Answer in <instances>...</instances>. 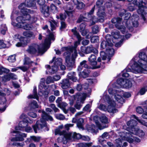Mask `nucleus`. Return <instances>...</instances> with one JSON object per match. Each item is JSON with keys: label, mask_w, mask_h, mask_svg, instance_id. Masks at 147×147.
Masks as SVG:
<instances>
[{"label": "nucleus", "mask_w": 147, "mask_h": 147, "mask_svg": "<svg viewBox=\"0 0 147 147\" xmlns=\"http://www.w3.org/2000/svg\"><path fill=\"white\" fill-rule=\"evenodd\" d=\"M84 16L85 17H84L82 15H80L79 18L77 20V22L78 23H80L82 21H85L86 19H88V18L86 15V14L85 13Z\"/></svg>", "instance_id": "42"}, {"label": "nucleus", "mask_w": 147, "mask_h": 147, "mask_svg": "<svg viewBox=\"0 0 147 147\" xmlns=\"http://www.w3.org/2000/svg\"><path fill=\"white\" fill-rule=\"evenodd\" d=\"M92 21V24H94L97 21V19L94 16H91L90 19H88Z\"/></svg>", "instance_id": "64"}, {"label": "nucleus", "mask_w": 147, "mask_h": 147, "mask_svg": "<svg viewBox=\"0 0 147 147\" xmlns=\"http://www.w3.org/2000/svg\"><path fill=\"white\" fill-rule=\"evenodd\" d=\"M23 34L24 36L27 37L31 38L34 36L33 33L32 32L25 31L23 32Z\"/></svg>", "instance_id": "39"}, {"label": "nucleus", "mask_w": 147, "mask_h": 147, "mask_svg": "<svg viewBox=\"0 0 147 147\" xmlns=\"http://www.w3.org/2000/svg\"><path fill=\"white\" fill-rule=\"evenodd\" d=\"M132 86V83L129 80L125 79L123 88H129Z\"/></svg>", "instance_id": "34"}, {"label": "nucleus", "mask_w": 147, "mask_h": 147, "mask_svg": "<svg viewBox=\"0 0 147 147\" xmlns=\"http://www.w3.org/2000/svg\"><path fill=\"white\" fill-rule=\"evenodd\" d=\"M86 96L87 95L86 93H81L76 96L77 100L74 105V107L76 109L78 110H80L81 109Z\"/></svg>", "instance_id": "8"}, {"label": "nucleus", "mask_w": 147, "mask_h": 147, "mask_svg": "<svg viewBox=\"0 0 147 147\" xmlns=\"http://www.w3.org/2000/svg\"><path fill=\"white\" fill-rule=\"evenodd\" d=\"M73 9L74 7L72 5L69 3H68L66 6V13L67 14L69 13H72L74 11Z\"/></svg>", "instance_id": "31"}, {"label": "nucleus", "mask_w": 147, "mask_h": 147, "mask_svg": "<svg viewBox=\"0 0 147 147\" xmlns=\"http://www.w3.org/2000/svg\"><path fill=\"white\" fill-rule=\"evenodd\" d=\"M88 61L90 64L93 66H96L97 64L96 56L94 55L91 54L88 58Z\"/></svg>", "instance_id": "26"}, {"label": "nucleus", "mask_w": 147, "mask_h": 147, "mask_svg": "<svg viewBox=\"0 0 147 147\" xmlns=\"http://www.w3.org/2000/svg\"><path fill=\"white\" fill-rule=\"evenodd\" d=\"M30 107L32 108H37L38 107V105L37 102L35 100L32 101L30 105Z\"/></svg>", "instance_id": "51"}, {"label": "nucleus", "mask_w": 147, "mask_h": 147, "mask_svg": "<svg viewBox=\"0 0 147 147\" xmlns=\"http://www.w3.org/2000/svg\"><path fill=\"white\" fill-rule=\"evenodd\" d=\"M50 23L51 27V30L53 31L55 29L56 27H57L58 23L54 20H52Z\"/></svg>", "instance_id": "36"}, {"label": "nucleus", "mask_w": 147, "mask_h": 147, "mask_svg": "<svg viewBox=\"0 0 147 147\" xmlns=\"http://www.w3.org/2000/svg\"><path fill=\"white\" fill-rule=\"evenodd\" d=\"M122 20V18H113L111 21L113 23L115 24V26L116 28L120 30L121 32L124 34L126 32L125 27L123 26L120 25Z\"/></svg>", "instance_id": "10"}, {"label": "nucleus", "mask_w": 147, "mask_h": 147, "mask_svg": "<svg viewBox=\"0 0 147 147\" xmlns=\"http://www.w3.org/2000/svg\"><path fill=\"white\" fill-rule=\"evenodd\" d=\"M7 30V27L5 24H2L1 25V32L3 35L5 34Z\"/></svg>", "instance_id": "45"}, {"label": "nucleus", "mask_w": 147, "mask_h": 147, "mask_svg": "<svg viewBox=\"0 0 147 147\" xmlns=\"http://www.w3.org/2000/svg\"><path fill=\"white\" fill-rule=\"evenodd\" d=\"M63 125H61L58 127V128L55 130V135H59L60 136L63 135L64 137L65 138V136L68 134L67 133L66 131L63 130L62 131L61 129L63 128Z\"/></svg>", "instance_id": "19"}, {"label": "nucleus", "mask_w": 147, "mask_h": 147, "mask_svg": "<svg viewBox=\"0 0 147 147\" xmlns=\"http://www.w3.org/2000/svg\"><path fill=\"white\" fill-rule=\"evenodd\" d=\"M103 99L105 102H107L108 104V106L107 107L105 105L100 104L98 107V108L101 110L104 111H107L108 112L114 113L118 111V110L115 107V101L110 98L107 95H104Z\"/></svg>", "instance_id": "4"}, {"label": "nucleus", "mask_w": 147, "mask_h": 147, "mask_svg": "<svg viewBox=\"0 0 147 147\" xmlns=\"http://www.w3.org/2000/svg\"><path fill=\"white\" fill-rule=\"evenodd\" d=\"M49 9V6L45 5L40 7V11L45 17H47L50 14Z\"/></svg>", "instance_id": "20"}, {"label": "nucleus", "mask_w": 147, "mask_h": 147, "mask_svg": "<svg viewBox=\"0 0 147 147\" xmlns=\"http://www.w3.org/2000/svg\"><path fill=\"white\" fill-rule=\"evenodd\" d=\"M33 92V94L30 95L28 96V98H35L38 100V96L37 94L36 88H34Z\"/></svg>", "instance_id": "35"}, {"label": "nucleus", "mask_w": 147, "mask_h": 147, "mask_svg": "<svg viewBox=\"0 0 147 147\" xmlns=\"http://www.w3.org/2000/svg\"><path fill=\"white\" fill-rule=\"evenodd\" d=\"M114 97L115 100L118 102L122 104L124 102V100L123 99V98L119 94H116L115 95Z\"/></svg>", "instance_id": "37"}, {"label": "nucleus", "mask_w": 147, "mask_h": 147, "mask_svg": "<svg viewBox=\"0 0 147 147\" xmlns=\"http://www.w3.org/2000/svg\"><path fill=\"white\" fill-rule=\"evenodd\" d=\"M56 57H54L53 58L52 61L50 62V63L54 62V66L57 67L58 68V66L61 64L62 63V59L60 58H58L55 59Z\"/></svg>", "instance_id": "21"}, {"label": "nucleus", "mask_w": 147, "mask_h": 147, "mask_svg": "<svg viewBox=\"0 0 147 147\" xmlns=\"http://www.w3.org/2000/svg\"><path fill=\"white\" fill-rule=\"evenodd\" d=\"M84 122V119L82 118H80L77 121V126L79 128H82Z\"/></svg>", "instance_id": "41"}, {"label": "nucleus", "mask_w": 147, "mask_h": 147, "mask_svg": "<svg viewBox=\"0 0 147 147\" xmlns=\"http://www.w3.org/2000/svg\"><path fill=\"white\" fill-rule=\"evenodd\" d=\"M13 133H17L18 134L17 136L15 138H12L11 141H22L24 140L23 137H26V134L24 133H21L20 132L14 131H13Z\"/></svg>", "instance_id": "17"}, {"label": "nucleus", "mask_w": 147, "mask_h": 147, "mask_svg": "<svg viewBox=\"0 0 147 147\" xmlns=\"http://www.w3.org/2000/svg\"><path fill=\"white\" fill-rule=\"evenodd\" d=\"M46 67L47 69V70L50 73L54 74L58 70V67H55L54 66H52L51 67L49 65H46Z\"/></svg>", "instance_id": "29"}, {"label": "nucleus", "mask_w": 147, "mask_h": 147, "mask_svg": "<svg viewBox=\"0 0 147 147\" xmlns=\"http://www.w3.org/2000/svg\"><path fill=\"white\" fill-rule=\"evenodd\" d=\"M75 98V97L74 96H70L68 98V99L69 101V104L71 106L73 105H74Z\"/></svg>", "instance_id": "52"}, {"label": "nucleus", "mask_w": 147, "mask_h": 147, "mask_svg": "<svg viewBox=\"0 0 147 147\" xmlns=\"http://www.w3.org/2000/svg\"><path fill=\"white\" fill-rule=\"evenodd\" d=\"M38 112L42 113V119H40V121H38L36 124L33 126V129L35 133H37L38 130L44 127H45L47 128L46 130L47 131L49 130V128L47 126L45 120H49L50 121L53 120L52 117L47 114L44 111L39 110Z\"/></svg>", "instance_id": "3"}, {"label": "nucleus", "mask_w": 147, "mask_h": 147, "mask_svg": "<svg viewBox=\"0 0 147 147\" xmlns=\"http://www.w3.org/2000/svg\"><path fill=\"white\" fill-rule=\"evenodd\" d=\"M107 52L110 55H112L114 53V49L111 47H109L108 48L106 49Z\"/></svg>", "instance_id": "54"}, {"label": "nucleus", "mask_w": 147, "mask_h": 147, "mask_svg": "<svg viewBox=\"0 0 147 147\" xmlns=\"http://www.w3.org/2000/svg\"><path fill=\"white\" fill-rule=\"evenodd\" d=\"M134 15H133L132 16H131V15L130 13H127L125 15L124 17V19L126 20L125 23L127 27L131 31L133 30V28L131 26V24L130 23V21L133 20V18H135L134 17Z\"/></svg>", "instance_id": "15"}, {"label": "nucleus", "mask_w": 147, "mask_h": 147, "mask_svg": "<svg viewBox=\"0 0 147 147\" xmlns=\"http://www.w3.org/2000/svg\"><path fill=\"white\" fill-rule=\"evenodd\" d=\"M18 8L20 9L21 12L23 16L17 17L16 19L17 22L18 23H21L22 22V20H29L30 19V14L34 13V11L26 8L25 5L24 3L21 4L18 6Z\"/></svg>", "instance_id": "5"}, {"label": "nucleus", "mask_w": 147, "mask_h": 147, "mask_svg": "<svg viewBox=\"0 0 147 147\" xmlns=\"http://www.w3.org/2000/svg\"><path fill=\"white\" fill-rule=\"evenodd\" d=\"M140 59L137 61V57H135L131 61V62L134 64L132 67L134 73L144 72L147 71V56L144 52H141L139 54Z\"/></svg>", "instance_id": "1"}, {"label": "nucleus", "mask_w": 147, "mask_h": 147, "mask_svg": "<svg viewBox=\"0 0 147 147\" xmlns=\"http://www.w3.org/2000/svg\"><path fill=\"white\" fill-rule=\"evenodd\" d=\"M111 36L110 35L107 34L105 37L106 41H102L100 44V48L101 49H106L109 47H112L113 44L111 41Z\"/></svg>", "instance_id": "11"}, {"label": "nucleus", "mask_w": 147, "mask_h": 147, "mask_svg": "<svg viewBox=\"0 0 147 147\" xmlns=\"http://www.w3.org/2000/svg\"><path fill=\"white\" fill-rule=\"evenodd\" d=\"M64 49L66 51L64 53V55L65 57V61L67 63V67L69 68H70L69 69H71L74 65L75 61L74 58H76V57H75L74 55L73 56L72 55V58L71 59L70 56V53L71 51V49H69L67 47H64Z\"/></svg>", "instance_id": "7"}, {"label": "nucleus", "mask_w": 147, "mask_h": 147, "mask_svg": "<svg viewBox=\"0 0 147 147\" xmlns=\"http://www.w3.org/2000/svg\"><path fill=\"white\" fill-rule=\"evenodd\" d=\"M59 107L62 109L63 112L65 114L67 113L68 110L65 108L68 105L67 103L65 102H62L59 104Z\"/></svg>", "instance_id": "32"}, {"label": "nucleus", "mask_w": 147, "mask_h": 147, "mask_svg": "<svg viewBox=\"0 0 147 147\" xmlns=\"http://www.w3.org/2000/svg\"><path fill=\"white\" fill-rule=\"evenodd\" d=\"M130 132L131 133L137 135L140 137H143L144 135V131L141 130L139 129L138 128H137L134 131H133V129L132 131H131Z\"/></svg>", "instance_id": "25"}, {"label": "nucleus", "mask_w": 147, "mask_h": 147, "mask_svg": "<svg viewBox=\"0 0 147 147\" xmlns=\"http://www.w3.org/2000/svg\"><path fill=\"white\" fill-rule=\"evenodd\" d=\"M86 25L85 23H82L80 25V31L82 35L84 36L86 35L88 33L87 31L85 30Z\"/></svg>", "instance_id": "27"}, {"label": "nucleus", "mask_w": 147, "mask_h": 147, "mask_svg": "<svg viewBox=\"0 0 147 147\" xmlns=\"http://www.w3.org/2000/svg\"><path fill=\"white\" fill-rule=\"evenodd\" d=\"M8 61L10 62H14L16 60L15 55H12L9 56L8 59Z\"/></svg>", "instance_id": "58"}, {"label": "nucleus", "mask_w": 147, "mask_h": 147, "mask_svg": "<svg viewBox=\"0 0 147 147\" xmlns=\"http://www.w3.org/2000/svg\"><path fill=\"white\" fill-rule=\"evenodd\" d=\"M130 134L129 132H126L125 133L123 132H120L119 133V136H120V138L122 140H125V138L129 136Z\"/></svg>", "instance_id": "33"}, {"label": "nucleus", "mask_w": 147, "mask_h": 147, "mask_svg": "<svg viewBox=\"0 0 147 147\" xmlns=\"http://www.w3.org/2000/svg\"><path fill=\"white\" fill-rule=\"evenodd\" d=\"M28 124L27 122L24 121H20L19 124L18 126L16 127L15 129L16 130H23L24 129L28 126Z\"/></svg>", "instance_id": "22"}, {"label": "nucleus", "mask_w": 147, "mask_h": 147, "mask_svg": "<svg viewBox=\"0 0 147 147\" xmlns=\"http://www.w3.org/2000/svg\"><path fill=\"white\" fill-rule=\"evenodd\" d=\"M81 135L80 134L75 132L68 133L65 136V139L67 141H72L74 139H79L81 138Z\"/></svg>", "instance_id": "16"}, {"label": "nucleus", "mask_w": 147, "mask_h": 147, "mask_svg": "<svg viewBox=\"0 0 147 147\" xmlns=\"http://www.w3.org/2000/svg\"><path fill=\"white\" fill-rule=\"evenodd\" d=\"M103 2V0H98L96 3V7L98 8L97 14L100 17V19L102 20L104 19V17L105 16L104 12L105 8L103 6H102Z\"/></svg>", "instance_id": "9"}, {"label": "nucleus", "mask_w": 147, "mask_h": 147, "mask_svg": "<svg viewBox=\"0 0 147 147\" xmlns=\"http://www.w3.org/2000/svg\"><path fill=\"white\" fill-rule=\"evenodd\" d=\"M29 67L30 66H29L28 67L26 66H24L18 67L17 68L21 69L23 71L25 72L27 71L28 70Z\"/></svg>", "instance_id": "63"}, {"label": "nucleus", "mask_w": 147, "mask_h": 147, "mask_svg": "<svg viewBox=\"0 0 147 147\" xmlns=\"http://www.w3.org/2000/svg\"><path fill=\"white\" fill-rule=\"evenodd\" d=\"M90 71L88 69H84L82 72H79V76L80 77L85 78L88 76Z\"/></svg>", "instance_id": "28"}, {"label": "nucleus", "mask_w": 147, "mask_h": 147, "mask_svg": "<svg viewBox=\"0 0 147 147\" xmlns=\"http://www.w3.org/2000/svg\"><path fill=\"white\" fill-rule=\"evenodd\" d=\"M84 7L85 5L82 2H78V5L76 7L78 9H81L83 8Z\"/></svg>", "instance_id": "60"}, {"label": "nucleus", "mask_w": 147, "mask_h": 147, "mask_svg": "<svg viewBox=\"0 0 147 147\" xmlns=\"http://www.w3.org/2000/svg\"><path fill=\"white\" fill-rule=\"evenodd\" d=\"M25 21L22 20V22L18 23L17 24L12 22V24L14 26L17 25L18 27L20 28H22L26 30H31L33 28V26L31 24L26 23Z\"/></svg>", "instance_id": "14"}, {"label": "nucleus", "mask_w": 147, "mask_h": 147, "mask_svg": "<svg viewBox=\"0 0 147 147\" xmlns=\"http://www.w3.org/2000/svg\"><path fill=\"white\" fill-rule=\"evenodd\" d=\"M80 50L81 52L86 54L91 53L96 54L98 52V50L92 45H90L86 47L82 46Z\"/></svg>", "instance_id": "13"}, {"label": "nucleus", "mask_w": 147, "mask_h": 147, "mask_svg": "<svg viewBox=\"0 0 147 147\" xmlns=\"http://www.w3.org/2000/svg\"><path fill=\"white\" fill-rule=\"evenodd\" d=\"M124 81L125 79L121 78L118 79L117 80V82L118 84L120 85L122 87H123Z\"/></svg>", "instance_id": "44"}, {"label": "nucleus", "mask_w": 147, "mask_h": 147, "mask_svg": "<svg viewBox=\"0 0 147 147\" xmlns=\"http://www.w3.org/2000/svg\"><path fill=\"white\" fill-rule=\"evenodd\" d=\"M123 140L120 138H118L115 140V142L117 144V147H123L121 146V145L122 143V141Z\"/></svg>", "instance_id": "55"}, {"label": "nucleus", "mask_w": 147, "mask_h": 147, "mask_svg": "<svg viewBox=\"0 0 147 147\" xmlns=\"http://www.w3.org/2000/svg\"><path fill=\"white\" fill-rule=\"evenodd\" d=\"M147 91V86L142 88L140 90V93L141 95L144 94Z\"/></svg>", "instance_id": "61"}, {"label": "nucleus", "mask_w": 147, "mask_h": 147, "mask_svg": "<svg viewBox=\"0 0 147 147\" xmlns=\"http://www.w3.org/2000/svg\"><path fill=\"white\" fill-rule=\"evenodd\" d=\"M0 78H1L2 79V81L4 82L9 81L10 80L9 74L5 75L2 77H0Z\"/></svg>", "instance_id": "56"}, {"label": "nucleus", "mask_w": 147, "mask_h": 147, "mask_svg": "<svg viewBox=\"0 0 147 147\" xmlns=\"http://www.w3.org/2000/svg\"><path fill=\"white\" fill-rule=\"evenodd\" d=\"M55 116L57 119L59 120H63L65 119L64 116L61 114H55Z\"/></svg>", "instance_id": "49"}, {"label": "nucleus", "mask_w": 147, "mask_h": 147, "mask_svg": "<svg viewBox=\"0 0 147 147\" xmlns=\"http://www.w3.org/2000/svg\"><path fill=\"white\" fill-rule=\"evenodd\" d=\"M143 3L142 0H134L133 1V3L134 5L139 7V9L137 10L138 13L141 15L143 20H145V15L147 13V7H144Z\"/></svg>", "instance_id": "6"}, {"label": "nucleus", "mask_w": 147, "mask_h": 147, "mask_svg": "<svg viewBox=\"0 0 147 147\" xmlns=\"http://www.w3.org/2000/svg\"><path fill=\"white\" fill-rule=\"evenodd\" d=\"M76 28L75 27L71 30V31L74 35L76 36V37L78 39V41L76 42L74 45V53L73 54V56L74 55L75 57H76L77 56V51L76 49L78 45L80 44V41L81 40V36L79 34V33L76 31Z\"/></svg>", "instance_id": "12"}, {"label": "nucleus", "mask_w": 147, "mask_h": 147, "mask_svg": "<svg viewBox=\"0 0 147 147\" xmlns=\"http://www.w3.org/2000/svg\"><path fill=\"white\" fill-rule=\"evenodd\" d=\"M27 43L25 40L24 41H21L20 42H18L16 45V46L17 47H24L27 45Z\"/></svg>", "instance_id": "47"}, {"label": "nucleus", "mask_w": 147, "mask_h": 147, "mask_svg": "<svg viewBox=\"0 0 147 147\" xmlns=\"http://www.w3.org/2000/svg\"><path fill=\"white\" fill-rule=\"evenodd\" d=\"M54 35L52 33H50L48 38L45 39V42L43 44L42 48L40 49L37 44L33 43L28 46L26 51L31 55H34L37 53H44L49 47L51 40H54Z\"/></svg>", "instance_id": "2"}, {"label": "nucleus", "mask_w": 147, "mask_h": 147, "mask_svg": "<svg viewBox=\"0 0 147 147\" xmlns=\"http://www.w3.org/2000/svg\"><path fill=\"white\" fill-rule=\"evenodd\" d=\"M135 18H133L132 20L131 21L132 25L134 26L137 27L138 26V23L137 21L138 20V17L137 15H135L134 16Z\"/></svg>", "instance_id": "38"}, {"label": "nucleus", "mask_w": 147, "mask_h": 147, "mask_svg": "<svg viewBox=\"0 0 147 147\" xmlns=\"http://www.w3.org/2000/svg\"><path fill=\"white\" fill-rule=\"evenodd\" d=\"M100 121L103 123H108L107 118L104 115H102L100 117Z\"/></svg>", "instance_id": "43"}, {"label": "nucleus", "mask_w": 147, "mask_h": 147, "mask_svg": "<svg viewBox=\"0 0 147 147\" xmlns=\"http://www.w3.org/2000/svg\"><path fill=\"white\" fill-rule=\"evenodd\" d=\"M127 125L129 127V131L131 133L130 131H132L133 129V131L135 130L138 128L136 125H137V122L135 120L132 119L128 121L127 123Z\"/></svg>", "instance_id": "18"}, {"label": "nucleus", "mask_w": 147, "mask_h": 147, "mask_svg": "<svg viewBox=\"0 0 147 147\" xmlns=\"http://www.w3.org/2000/svg\"><path fill=\"white\" fill-rule=\"evenodd\" d=\"M109 138V133L106 132L103 133L101 136H100L98 138V141L101 143L105 140Z\"/></svg>", "instance_id": "23"}, {"label": "nucleus", "mask_w": 147, "mask_h": 147, "mask_svg": "<svg viewBox=\"0 0 147 147\" xmlns=\"http://www.w3.org/2000/svg\"><path fill=\"white\" fill-rule=\"evenodd\" d=\"M95 7V5H94L92 8L91 10L87 13L86 14V15L88 18V19H90L91 16H92L93 14Z\"/></svg>", "instance_id": "48"}, {"label": "nucleus", "mask_w": 147, "mask_h": 147, "mask_svg": "<svg viewBox=\"0 0 147 147\" xmlns=\"http://www.w3.org/2000/svg\"><path fill=\"white\" fill-rule=\"evenodd\" d=\"M46 83L47 84H49L51 83H53L54 81L53 78L51 76L48 77L45 80Z\"/></svg>", "instance_id": "59"}, {"label": "nucleus", "mask_w": 147, "mask_h": 147, "mask_svg": "<svg viewBox=\"0 0 147 147\" xmlns=\"http://www.w3.org/2000/svg\"><path fill=\"white\" fill-rule=\"evenodd\" d=\"M99 37L97 36H94L91 39V41L92 43H95L99 41Z\"/></svg>", "instance_id": "57"}, {"label": "nucleus", "mask_w": 147, "mask_h": 147, "mask_svg": "<svg viewBox=\"0 0 147 147\" xmlns=\"http://www.w3.org/2000/svg\"><path fill=\"white\" fill-rule=\"evenodd\" d=\"M61 84V87L63 89H66L68 88L70 86V83L67 79L63 80L60 82Z\"/></svg>", "instance_id": "24"}, {"label": "nucleus", "mask_w": 147, "mask_h": 147, "mask_svg": "<svg viewBox=\"0 0 147 147\" xmlns=\"http://www.w3.org/2000/svg\"><path fill=\"white\" fill-rule=\"evenodd\" d=\"M49 107H51L54 111L55 112H59V110L57 108L54 104H51Z\"/></svg>", "instance_id": "62"}, {"label": "nucleus", "mask_w": 147, "mask_h": 147, "mask_svg": "<svg viewBox=\"0 0 147 147\" xmlns=\"http://www.w3.org/2000/svg\"><path fill=\"white\" fill-rule=\"evenodd\" d=\"M92 145V143H81L78 144V145L79 147H90Z\"/></svg>", "instance_id": "46"}, {"label": "nucleus", "mask_w": 147, "mask_h": 147, "mask_svg": "<svg viewBox=\"0 0 147 147\" xmlns=\"http://www.w3.org/2000/svg\"><path fill=\"white\" fill-rule=\"evenodd\" d=\"M131 118H134L136 119L138 121H139L140 123H141L143 125H147V123L145 122L144 121H142V120H139L138 117H137L135 115H133L131 116Z\"/></svg>", "instance_id": "50"}, {"label": "nucleus", "mask_w": 147, "mask_h": 147, "mask_svg": "<svg viewBox=\"0 0 147 147\" xmlns=\"http://www.w3.org/2000/svg\"><path fill=\"white\" fill-rule=\"evenodd\" d=\"M111 34L113 37L116 39L120 38L121 37L119 32L118 31L113 32H112Z\"/></svg>", "instance_id": "40"}, {"label": "nucleus", "mask_w": 147, "mask_h": 147, "mask_svg": "<svg viewBox=\"0 0 147 147\" xmlns=\"http://www.w3.org/2000/svg\"><path fill=\"white\" fill-rule=\"evenodd\" d=\"M25 6H26L29 7H34L36 3L34 0H26L25 3H24Z\"/></svg>", "instance_id": "30"}, {"label": "nucleus", "mask_w": 147, "mask_h": 147, "mask_svg": "<svg viewBox=\"0 0 147 147\" xmlns=\"http://www.w3.org/2000/svg\"><path fill=\"white\" fill-rule=\"evenodd\" d=\"M92 32L94 34H96L99 31V27L98 26L95 25L92 28Z\"/></svg>", "instance_id": "53"}]
</instances>
